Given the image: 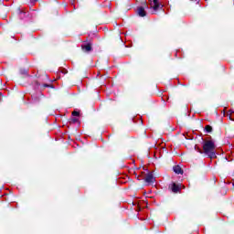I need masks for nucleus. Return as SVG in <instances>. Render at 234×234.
Instances as JSON below:
<instances>
[{"label": "nucleus", "mask_w": 234, "mask_h": 234, "mask_svg": "<svg viewBox=\"0 0 234 234\" xmlns=\"http://www.w3.org/2000/svg\"><path fill=\"white\" fill-rule=\"evenodd\" d=\"M215 149H217V146L215 145V141L213 140H205L203 142V151L197 145L195 146V150L197 153H200L201 154L204 153L209 158H217V151Z\"/></svg>", "instance_id": "nucleus-1"}, {"label": "nucleus", "mask_w": 234, "mask_h": 234, "mask_svg": "<svg viewBox=\"0 0 234 234\" xmlns=\"http://www.w3.org/2000/svg\"><path fill=\"white\" fill-rule=\"evenodd\" d=\"M144 172H141V176L144 177V180L147 184H153L154 182V176H153V174L151 172H147L145 168H144Z\"/></svg>", "instance_id": "nucleus-2"}, {"label": "nucleus", "mask_w": 234, "mask_h": 234, "mask_svg": "<svg viewBox=\"0 0 234 234\" xmlns=\"http://www.w3.org/2000/svg\"><path fill=\"white\" fill-rule=\"evenodd\" d=\"M150 6L154 10H159V8H162V5H160V2H158V0H154L153 2H151Z\"/></svg>", "instance_id": "nucleus-3"}, {"label": "nucleus", "mask_w": 234, "mask_h": 234, "mask_svg": "<svg viewBox=\"0 0 234 234\" xmlns=\"http://www.w3.org/2000/svg\"><path fill=\"white\" fill-rule=\"evenodd\" d=\"M137 14L141 17H145V9H144V7H138L137 8Z\"/></svg>", "instance_id": "nucleus-4"}, {"label": "nucleus", "mask_w": 234, "mask_h": 234, "mask_svg": "<svg viewBox=\"0 0 234 234\" xmlns=\"http://www.w3.org/2000/svg\"><path fill=\"white\" fill-rule=\"evenodd\" d=\"M174 173H176V175H182V168L179 165L174 166Z\"/></svg>", "instance_id": "nucleus-5"}, {"label": "nucleus", "mask_w": 234, "mask_h": 234, "mask_svg": "<svg viewBox=\"0 0 234 234\" xmlns=\"http://www.w3.org/2000/svg\"><path fill=\"white\" fill-rule=\"evenodd\" d=\"M180 189H181V187L178 185H176L175 183L172 185V191L174 193H178V191H180Z\"/></svg>", "instance_id": "nucleus-6"}, {"label": "nucleus", "mask_w": 234, "mask_h": 234, "mask_svg": "<svg viewBox=\"0 0 234 234\" xmlns=\"http://www.w3.org/2000/svg\"><path fill=\"white\" fill-rule=\"evenodd\" d=\"M82 50H85V52H90V50H92V47L90 44L84 45L82 46Z\"/></svg>", "instance_id": "nucleus-7"}, {"label": "nucleus", "mask_w": 234, "mask_h": 234, "mask_svg": "<svg viewBox=\"0 0 234 234\" xmlns=\"http://www.w3.org/2000/svg\"><path fill=\"white\" fill-rule=\"evenodd\" d=\"M205 131H206L207 133H211V131H213V127H211V126H209V125H207V126L205 127Z\"/></svg>", "instance_id": "nucleus-8"}, {"label": "nucleus", "mask_w": 234, "mask_h": 234, "mask_svg": "<svg viewBox=\"0 0 234 234\" xmlns=\"http://www.w3.org/2000/svg\"><path fill=\"white\" fill-rule=\"evenodd\" d=\"M72 115H73V116H80V112H72Z\"/></svg>", "instance_id": "nucleus-9"}]
</instances>
